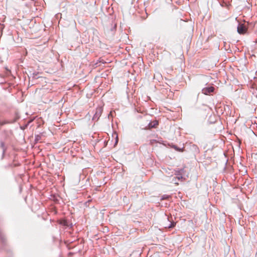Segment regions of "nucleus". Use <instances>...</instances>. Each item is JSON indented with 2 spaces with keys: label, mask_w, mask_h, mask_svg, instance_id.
Segmentation results:
<instances>
[{
  "label": "nucleus",
  "mask_w": 257,
  "mask_h": 257,
  "mask_svg": "<svg viewBox=\"0 0 257 257\" xmlns=\"http://www.w3.org/2000/svg\"><path fill=\"white\" fill-rule=\"evenodd\" d=\"M177 178H178V180H180V179H181L183 178V176H182V175L181 174H177Z\"/></svg>",
  "instance_id": "nucleus-11"
},
{
  "label": "nucleus",
  "mask_w": 257,
  "mask_h": 257,
  "mask_svg": "<svg viewBox=\"0 0 257 257\" xmlns=\"http://www.w3.org/2000/svg\"><path fill=\"white\" fill-rule=\"evenodd\" d=\"M1 147L3 149V155H4L5 153L6 148H5V143L2 141L1 142Z\"/></svg>",
  "instance_id": "nucleus-7"
},
{
  "label": "nucleus",
  "mask_w": 257,
  "mask_h": 257,
  "mask_svg": "<svg viewBox=\"0 0 257 257\" xmlns=\"http://www.w3.org/2000/svg\"><path fill=\"white\" fill-rule=\"evenodd\" d=\"M6 123V122L0 121V125H3Z\"/></svg>",
  "instance_id": "nucleus-13"
},
{
  "label": "nucleus",
  "mask_w": 257,
  "mask_h": 257,
  "mask_svg": "<svg viewBox=\"0 0 257 257\" xmlns=\"http://www.w3.org/2000/svg\"><path fill=\"white\" fill-rule=\"evenodd\" d=\"M175 224L176 223L175 222H171L170 225L168 226V227L169 228H172V227H173L175 226Z\"/></svg>",
  "instance_id": "nucleus-10"
},
{
  "label": "nucleus",
  "mask_w": 257,
  "mask_h": 257,
  "mask_svg": "<svg viewBox=\"0 0 257 257\" xmlns=\"http://www.w3.org/2000/svg\"><path fill=\"white\" fill-rule=\"evenodd\" d=\"M172 148H174L175 150L178 152H183L184 148H180L175 145H172Z\"/></svg>",
  "instance_id": "nucleus-6"
},
{
  "label": "nucleus",
  "mask_w": 257,
  "mask_h": 257,
  "mask_svg": "<svg viewBox=\"0 0 257 257\" xmlns=\"http://www.w3.org/2000/svg\"><path fill=\"white\" fill-rule=\"evenodd\" d=\"M103 111V108L101 106L98 107L95 109V112L93 115L92 119L95 121L98 120Z\"/></svg>",
  "instance_id": "nucleus-1"
},
{
  "label": "nucleus",
  "mask_w": 257,
  "mask_h": 257,
  "mask_svg": "<svg viewBox=\"0 0 257 257\" xmlns=\"http://www.w3.org/2000/svg\"><path fill=\"white\" fill-rule=\"evenodd\" d=\"M190 150L192 151L195 155L198 154L200 152L199 149L198 147L192 143L190 144Z\"/></svg>",
  "instance_id": "nucleus-2"
},
{
  "label": "nucleus",
  "mask_w": 257,
  "mask_h": 257,
  "mask_svg": "<svg viewBox=\"0 0 257 257\" xmlns=\"http://www.w3.org/2000/svg\"><path fill=\"white\" fill-rule=\"evenodd\" d=\"M170 197V195H166V194H164V195H163V196H162V197H161V199H162V200L168 199H169Z\"/></svg>",
  "instance_id": "nucleus-9"
},
{
  "label": "nucleus",
  "mask_w": 257,
  "mask_h": 257,
  "mask_svg": "<svg viewBox=\"0 0 257 257\" xmlns=\"http://www.w3.org/2000/svg\"><path fill=\"white\" fill-rule=\"evenodd\" d=\"M246 28L243 24H238L237 28V31L239 34H244L246 32Z\"/></svg>",
  "instance_id": "nucleus-3"
},
{
  "label": "nucleus",
  "mask_w": 257,
  "mask_h": 257,
  "mask_svg": "<svg viewBox=\"0 0 257 257\" xmlns=\"http://www.w3.org/2000/svg\"><path fill=\"white\" fill-rule=\"evenodd\" d=\"M158 124V122L157 120H155L152 122H150L147 126L146 127V128L147 129H151L152 128L155 127Z\"/></svg>",
  "instance_id": "nucleus-5"
},
{
  "label": "nucleus",
  "mask_w": 257,
  "mask_h": 257,
  "mask_svg": "<svg viewBox=\"0 0 257 257\" xmlns=\"http://www.w3.org/2000/svg\"><path fill=\"white\" fill-rule=\"evenodd\" d=\"M117 141H118L117 140H116L115 143H117Z\"/></svg>",
  "instance_id": "nucleus-14"
},
{
  "label": "nucleus",
  "mask_w": 257,
  "mask_h": 257,
  "mask_svg": "<svg viewBox=\"0 0 257 257\" xmlns=\"http://www.w3.org/2000/svg\"><path fill=\"white\" fill-rule=\"evenodd\" d=\"M40 139V136L38 135V136H36L35 140L38 141Z\"/></svg>",
  "instance_id": "nucleus-12"
},
{
  "label": "nucleus",
  "mask_w": 257,
  "mask_h": 257,
  "mask_svg": "<svg viewBox=\"0 0 257 257\" xmlns=\"http://www.w3.org/2000/svg\"><path fill=\"white\" fill-rule=\"evenodd\" d=\"M214 90V87L213 86L208 87L204 88L202 89V92L205 95H208L211 92H213Z\"/></svg>",
  "instance_id": "nucleus-4"
},
{
  "label": "nucleus",
  "mask_w": 257,
  "mask_h": 257,
  "mask_svg": "<svg viewBox=\"0 0 257 257\" xmlns=\"http://www.w3.org/2000/svg\"><path fill=\"white\" fill-rule=\"evenodd\" d=\"M0 239L3 242H4L5 241L6 239L5 237V235H4V234L1 231V230H0Z\"/></svg>",
  "instance_id": "nucleus-8"
}]
</instances>
